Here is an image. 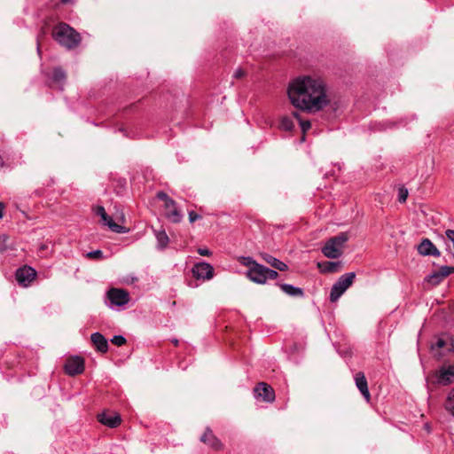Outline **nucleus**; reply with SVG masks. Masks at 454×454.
Masks as SVG:
<instances>
[{"label": "nucleus", "instance_id": "obj_20", "mask_svg": "<svg viewBox=\"0 0 454 454\" xmlns=\"http://www.w3.org/2000/svg\"><path fill=\"white\" fill-rule=\"evenodd\" d=\"M165 215L168 221L174 223H180L184 216L182 212L176 207V203L175 200L173 201L172 207H165Z\"/></svg>", "mask_w": 454, "mask_h": 454}, {"label": "nucleus", "instance_id": "obj_4", "mask_svg": "<svg viewBox=\"0 0 454 454\" xmlns=\"http://www.w3.org/2000/svg\"><path fill=\"white\" fill-rule=\"evenodd\" d=\"M247 276L251 281L263 285L268 279H276L278 277V273L275 270L269 269L258 263L253 268L248 269Z\"/></svg>", "mask_w": 454, "mask_h": 454}, {"label": "nucleus", "instance_id": "obj_43", "mask_svg": "<svg viewBox=\"0 0 454 454\" xmlns=\"http://www.w3.org/2000/svg\"><path fill=\"white\" fill-rule=\"evenodd\" d=\"M4 159L3 157L0 155V166H4Z\"/></svg>", "mask_w": 454, "mask_h": 454}, {"label": "nucleus", "instance_id": "obj_41", "mask_svg": "<svg viewBox=\"0 0 454 454\" xmlns=\"http://www.w3.org/2000/svg\"><path fill=\"white\" fill-rule=\"evenodd\" d=\"M447 268L449 269V275H450L451 273H454V267H450V266H447Z\"/></svg>", "mask_w": 454, "mask_h": 454}, {"label": "nucleus", "instance_id": "obj_8", "mask_svg": "<svg viewBox=\"0 0 454 454\" xmlns=\"http://www.w3.org/2000/svg\"><path fill=\"white\" fill-rule=\"evenodd\" d=\"M192 275L198 280H209L214 276V268L207 262H202L193 265Z\"/></svg>", "mask_w": 454, "mask_h": 454}, {"label": "nucleus", "instance_id": "obj_45", "mask_svg": "<svg viewBox=\"0 0 454 454\" xmlns=\"http://www.w3.org/2000/svg\"><path fill=\"white\" fill-rule=\"evenodd\" d=\"M173 343H174L176 346H177V344H178V340H173Z\"/></svg>", "mask_w": 454, "mask_h": 454}, {"label": "nucleus", "instance_id": "obj_24", "mask_svg": "<svg viewBox=\"0 0 454 454\" xmlns=\"http://www.w3.org/2000/svg\"><path fill=\"white\" fill-rule=\"evenodd\" d=\"M340 262H325L318 263V268L323 273H333L338 270Z\"/></svg>", "mask_w": 454, "mask_h": 454}, {"label": "nucleus", "instance_id": "obj_9", "mask_svg": "<svg viewBox=\"0 0 454 454\" xmlns=\"http://www.w3.org/2000/svg\"><path fill=\"white\" fill-rule=\"evenodd\" d=\"M107 298L110 301L111 307H121L127 304L129 301V293L118 288H111L107 292Z\"/></svg>", "mask_w": 454, "mask_h": 454}, {"label": "nucleus", "instance_id": "obj_23", "mask_svg": "<svg viewBox=\"0 0 454 454\" xmlns=\"http://www.w3.org/2000/svg\"><path fill=\"white\" fill-rule=\"evenodd\" d=\"M154 235L157 239V247L160 250L165 249L169 242L168 236L165 230H154Z\"/></svg>", "mask_w": 454, "mask_h": 454}, {"label": "nucleus", "instance_id": "obj_18", "mask_svg": "<svg viewBox=\"0 0 454 454\" xmlns=\"http://www.w3.org/2000/svg\"><path fill=\"white\" fill-rule=\"evenodd\" d=\"M90 340L96 349L101 353H106L108 351V341L106 338L100 333H94L90 335Z\"/></svg>", "mask_w": 454, "mask_h": 454}, {"label": "nucleus", "instance_id": "obj_10", "mask_svg": "<svg viewBox=\"0 0 454 454\" xmlns=\"http://www.w3.org/2000/svg\"><path fill=\"white\" fill-rule=\"evenodd\" d=\"M96 213L98 215L101 217V220L105 225H106L112 231L115 233H126L128 231V229L124 226H121L118 223H116L112 217H110L106 210L105 207L102 206H99L97 207Z\"/></svg>", "mask_w": 454, "mask_h": 454}, {"label": "nucleus", "instance_id": "obj_28", "mask_svg": "<svg viewBox=\"0 0 454 454\" xmlns=\"http://www.w3.org/2000/svg\"><path fill=\"white\" fill-rule=\"evenodd\" d=\"M156 197L160 200L164 201V207H172L173 201L172 200L166 192H158Z\"/></svg>", "mask_w": 454, "mask_h": 454}, {"label": "nucleus", "instance_id": "obj_16", "mask_svg": "<svg viewBox=\"0 0 454 454\" xmlns=\"http://www.w3.org/2000/svg\"><path fill=\"white\" fill-rule=\"evenodd\" d=\"M449 269L447 266H442L437 271H434L432 274L428 275L425 280L433 285H439L446 277L449 276Z\"/></svg>", "mask_w": 454, "mask_h": 454}, {"label": "nucleus", "instance_id": "obj_19", "mask_svg": "<svg viewBox=\"0 0 454 454\" xmlns=\"http://www.w3.org/2000/svg\"><path fill=\"white\" fill-rule=\"evenodd\" d=\"M260 256L265 262H267L268 264H270L271 267L278 270L286 271L288 270L287 264H286L285 262H281L280 260L268 253H262L260 254Z\"/></svg>", "mask_w": 454, "mask_h": 454}, {"label": "nucleus", "instance_id": "obj_17", "mask_svg": "<svg viewBox=\"0 0 454 454\" xmlns=\"http://www.w3.org/2000/svg\"><path fill=\"white\" fill-rule=\"evenodd\" d=\"M46 75L49 79L51 80L52 82L56 83L59 86V89L60 90H63L64 84L67 80V74L60 67H54L51 74Z\"/></svg>", "mask_w": 454, "mask_h": 454}, {"label": "nucleus", "instance_id": "obj_35", "mask_svg": "<svg viewBox=\"0 0 454 454\" xmlns=\"http://www.w3.org/2000/svg\"><path fill=\"white\" fill-rule=\"evenodd\" d=\"M445 235H446V238L449 240H450L453 244L454 243V230H447L445 231Z\"/></svg>", "mask_w": 454, "mask_h": 454}, {"label": "nucleus", "instance_id": "obj_3", "mask_svg": "<svg viewBox=\"0 0 454 454\" xmlns=\"http://www.w3.org/2000/svg\"><path fill=\"white\" fill-rule=\"evenodd\" d=\"M348 240L346 232H341L329 239L322 247L324 255L330 259H337L341 256L344 244Z\"/></svg>", "mask_w": 454, "mask_h": 454}, {"label": "nucleus", "instance_id": "obj_22", "mask_svg": "<svg viewBox=\"0 0 454 454\" xmlns=\"http://www.w3.org/2000/svg\"><path fill=\"white\" fill-rule=\"evenodd\" d=\"M279 288L287 295L292 297H303L304 296V291L301 287L294 286L290 284H278Z\"/></svg>", "mask_w": 454, "mask_h": 454}, {"label": "nucleus", "instance_id": "obj_2", "mask_svg": "<svg viewBox=\"0 0 454 454\" xmlns=\"http://www.w3.org/2000/svg\"><path fill=\"white\" fill-rule=\"evenodd\" d=\"M52 37L61 46L72 50L81 43V35L68 24L60 22L52 29Z\"/></svg>", "mask_w": 454, "mask_h": 454}, {"label": "nucleus", "instance_id": "obj_32", "mask_svg": "<svg viewBox=\"0 0 454 454\" xmlns=\"http://www.w3.org/2000/svg\"><path fill=\"white\" fill-rule=\"evenodd\" d=\"M111 342L117 347H121L126 343V339L122 335H115L111 339Z\"/></svg>", "mask_w": 454, "mask_h": 454}, {"label": "nucleus", "instance_id": "obj_44", "mask_svg": "<svg viewBox=\"0 0 454 454\" xmlns=\"http://www.w3.org/2000/svg\"><path fill=\"white\" fill-rule=\"evenodd\" d=\"M63 4H67L68 2H70V0H60Z\"/></svg>", "mask_w": 454, "mask_h": 454}, {"label": "nucleus", "instance_id": "obj_27", "mask_svg": "<svg viewBox=\"0 0 454 454\" xmlns=\"http://www.w3.org/2000/svg\"><path fill=\"white\" fill-rule=\"evenodd\" d=\"M293 116L298 120L301 129L303 133L309 130L311 127V123L309 121H304L301 118L300 114L296 111L293 112Z\"/></svg>", "mask_w": 454, "mask_h": 454}, {"label": "nucleus", "instance_id": "obj_34", "mask_svg": "<svg viewBox=\"0 0 454 454\" xmlns=\"http://www.w3.org/2000/svg\"><path fill=\"white\" fill-rule=\"evenodd\" d=\"M201 218V215L197 214L196 212L194 211H190L189 212V221L190 223H194L195 221L199 220Z\"/></svg>", "mask_w": 454, "mask_h": 454}, {"label": "nucleus", "instance_id": "obj_29", "mask_svg": "<svg viewBox=\"0 0 454 454\" xmlns=\"http://www.w3.org/2000/svg\"><path fill=\"white\" fill-rule=\"evenodd\" d=\"M408 198V190L404 186H401L398 189V201L403 203Z\"/></svg>", "mask_w": 454, "mask_h": 454}, {"label": "nucleus", "instance_id": "obj_30", "mask_svg": "<svg viewBox=\"0 0 454 454\" xmlns=\"http://www.w3.org/2000/svg\"><path fill=\"white\" fill-rule=\"evenodd\" d=\"M240 262L245 265V266H247L249 269L250 268H253L254 266H255V264H258V262H256L252 257L250 256H242L240 258Z\"/></svg>", "mask_w": 454, "mask_h": 454}, {"label": "nucleus", "instance_id": "obj_37", "mask_svg": "<svg viewBox=\"0 0 454 454\" xmlns=\"http://www.w3.org/2000/svg\"><path fill=\"white\" fill-rule=\"evenodd\" d=\"M198 253L202 256H209L211 252L207 248H199Z\"/></svg>", "mask_w": 454, "mask_h": 454}, {"label": "nucleus", "instance_id": "obj_7", "mask_svg": "<svg viewBox=\"0 0 454 454\" xmlns=\"http://www.w3.org/2000/svg\"><path fill=\"white\" fill-rule=\"evenodd\" d=\"M435 382L447 386L454 382V364L442 365L435 372Z\"/></svg>", "mask_w": 454, "mask_h": 454}, {"label": "nucleus", "instance_id": "obj_36", "mask_svg": "<svg viewBox=\"0 0 454 454\" xmlns=\"http://www.w3.org/2000/svg\"><path fill=\"white\" fill-rule=\"evenodd\" d=\"M44 35V31H42L36 37V49H37V53L40 55L41 54V49H40V39H41V36H43Z\"/></svg>", "mask_w": 454, "mask_h": 454}, {"label": "nucleus", "instance_id": "obj_26", "mask_svg": "<svg viewBox=\"0 0 454 454\" xmlns=\"http://www.w3.org/2000/svg\"><path fill=\"white\" fill-rule=\"evenodd\" d=\"M294 127L293 120L288 116H284L280 120V128L286 131H291Z\"/></svg>", "mask_w": 454, "mask_h": 454}, {"label": "nucleus", "instance_id": "obj_25", "mask_svg": "<svg viewBox=\"0 0 454 454\" xmlns=\"http://www.w3.org/2000/svg\"><path fill=\"white\" fill-rule=\"evenodd\" d=\"M444 408L454 417V387L447 395L444 402Z\"/></svg>", "mask_w": 454, "mask_h": 454}, {"label": "nucleus", "instance_id": "obj_6", "mask_svg": "<svg viewBox=\"0 0 454 454\" xmlns=\"http://www.w3.org/2000/svg\"><path fill=\"white\" fill-rule=\"evenodd\" d=\"M36 277V270L27 265H24L16 270L15 278L19 285L27 287Z\"/></svg>", "mask_w": 454, "mask_h": 454}, {"label": "nucleus", "instance_id": "obj_38", "mask_svg": "<svg viewBox=\"0 0 454 454\" xmlns=\"http://www.w3.org/2000/svg\"><path fill=\"white\" fill-rule=\"evenodd\" d=\"M244 75H245V72L240 68L237 69L233 74V76L237 79H239V78L243 77Z\"/></svg>", "mask_w": 454, "mask_h": 454}, {"label": "nucleus", "instance_id": "obj_5", "mask_svg": "<svg viewBox=\"0 0 454 454\" xmlns=\"http://www.w3.org/2000/svg\"><path fill=\"white\" fill-rule=\"evenodd\" d=\"M356 278L355 272L346 273L339 278L333 284L330 292V301L335 302L345 293V291L352 285Z\"/></svg>", "mask_w": 454, "mask_h": 454}, {"label": "nucleus", "instance_id": "obj_21", "mask_svg": "<svg viewBox=\"0 0 454 454\" xmlns=\"http://www.w3.org/2000/svg\"><path fill=\"white\" fill-rule=\"evenodd\" d=\"M355 381H356V385L357 388L359 389V391L361 392L363 396L367 401H369L371 395H370V392L368 389L367 380H366V378H365L364 372H357L355 376Z\"/></svg>", "mask_w": 454, "mask_h": 454}, {"label": "nucleus", "instance_id": "obj_39", "mask_svg": "<svg viewBox=\"0 0 454 454\" xmlns=\"http://www.w3.org/2000/svg\"><path fill=\"white\" fill-rule=\"evenodd\" d=\"M445 340H442V339H438L435 342V347H437L438 348H442L445 346Z\"/></svg>", "mask_w": 454, "mask_h": 454}, {"label": "nucleus", "instance_id": "obj_13", "mask_svg": "<svg viewBox=\"0 0 454 454\" xmlns=\"http://www.w3.org/2000/svg\"><path fill=\"white\" fill-rule=\"evenodd\" d=\"M255 397L262 398L263 401L271 403L275 400V392L273 388L265 382H260L254 389Z\"/></svg>", "mask_w": 454, "mask_h": 454}, {"label": "nucleus", "instance_id": "obj_33", "mask_svg": "<svg viewBox=\"0 0 454 454\" xmlns=\"http://www.w3.org/2000/svg\"><path fill=\"white\" fill-rule=\"evenodd\" d=\"M9 237L6 234L0 235V253H4L7 250V240Z\"/></svg>", "mask_w": 454, "mask_h": 454}, {"label": "nucleus", "instance_id": "obj_15", "mask_svg": "<svg viewBox=\"0 0 454 454\" xmlns=\"http://www.w3.org/2000/svg\"><path fill=\"white\" fill-rule=\"evenodd\" d=\"M200 441L214 450H220L223 447L220 440L214 434L213 431L207 427L200 437Z\"/></svg>", "mask_w": 454, "mask_h": 454}, {"label": "nucleus", "instance_id": "obj_12", "mask_svg": "<svg viewBox=\"0 0 454 454\" xmlns=\"http://www.w3.org/2000/svg\"><path fill=\"white\" fill-rule=\"evenodd\" d=\"M98 420L104 426L115 428L120 426L121 422V416L114 411H104L98 415Z\"/></svg>", "mask_w": 454, "mask_h": 454}, {"label": "nucleus", "instance_id": "obj_42", "mask_svg": "<svg viewBox=\"0 0 454 454\" xmlns=\"http://www.w3.org/2000/svg\"><path fill=\"white\" fill-rule=\"evenodd\" d=\"M119 130H120L121 133H123V135H124V136H127L125 129L121 128Z\"/></svg>", "mask_w": 454, "mask_h": 454}, {"label": "nucleus", "instance_id": "obj_11", "mask_svg": "<svg viewBox=\"0 0 454 454\" xmlns=\"http://www.w3.org/2000/svg\"><path fill=\"white\" fill-rule=\"evenodd\" d=\"M64 369L69 376L78 375L84 370V360L80 356L70 357L67 360Z\"/></svg>", "mask_w": 454, "mask_h": 454}, {"label": "nucleus", "instance_id": "obj_31", "mask_svg": "<svg viewBox=\"0 0 454 454\" xmlns=\"http://www.w3.org/2000/svg\"><path fill=\"white\" fill-rule=\"evenodd\" d=\"M86 257L89 258V259L100 260L104 256H103V252L101 250L98 249V250L88 252L86 254Z\"/></svg>", "mask_w": 454, "mask_h": 454}, {"label": "nucleus", "instance_id": "obj_14", "mask_svg": "<svg viewBox=\"0 0 454 454\" xmlns=\"http://www.w3.org/2000/svg\"><path fill=\"white\" fill-rule=\"evenodd\" d=\"M417 250L418 253L423 256L432 255L439 257L441 255V252L429 239H423L421 242L418 245Z\"/></svg>", "mask_w": 454, "mask_h": 454}, {"label": "nucleus", "instance_id": "obj_1", "mask_svg": "<svg viewBox=\"0 0 454 454\" xmlns=\"http://www.w3.org/2000/svg\"><path fill=\"white\" fill-rule=\"evenodd\" d=\"M287 94L292 105L302 111L318 112L330 104L324 81L309 75L290 82Z\"/></svg>", "mask_w": 454, "mask_h": 454}, {"label": "nucleus", "instance_id": "obj_40", "mask_svg": "<svg viewBox=\"0 0 454 454\" xmlns=\"http://www.w3.org/2000/svg\"><path fill=\"white\" fill-rule=\"evenodd\" d=\"M4 212V204L0 202V219L3 217Z\"/></svg>", "mask_w": 454, "mask_h": 454}]
</instances>
